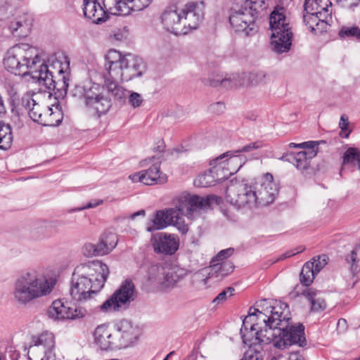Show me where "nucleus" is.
I'll return each mask as SVG.
<instances>
[{"mask_svg": "<svg viewBox=\"0 0 360 360\" xmlns=\"http://www.w3.org/2000/svg\"><path fill=\"white\" fill-rule=\"evenodd\" d=\"M205 84L212 87L222 86L227 89H231L243 86L245 83L242 81L239 75L234 73L224 78L219 76L216 79L210 77L205 82Z\"/></svg>", "mask_w": 360, "mask_h": 360, "instance_id": "a878e982", "label": "nucleus"}, {"mask_svg": "<svg viewBox=\"0 0 360 360\" xmlns=\"http://www.w3.org/2000/svg\"><path fill=\"white\" fill-rule=\"evenodd\" d=\"M235 292V289L233 287H228L221 291L218 295L213 300V302L219 304L225 302L228 297H231Z\"/></svg>", "mask_w": 360, "mask_h": 360, "instance_id": "6e6d98bb", "label": "nucleus"}, {"mask_svg": "<svg viewBox=\"0 0 360 360\" xmlns=\"http://www.w3.org/2000/svg\"><path fill=\"white\" fill-rule=\"evenodd\" d=\"M269 28L273 50L277 53L288 52L292 46L293 33L283 7L277 6L271 13Z\"/></svg>", "mask_w": 360, "mask_h": 360, "instance_id": "0eeeda50", "label": "nucleus"}, {"mask_svg": "<svg viewBox=\"0 0 360 360\" xmlns=\"http://www.w3.org/2000/svg\"><path fill=\"white\" fill-rule=\"evenodd\" d=\"M34 51V49L27 44L13 46L4 59L5 68L15 75H30L33 80L44 86L50 94L64 96L69 85V77L65 71L68 68L69 62L56 60L47 65Z\"/></svg>", "mask_w": 360, "mask_h": 360, "instance_id": "f257e3e1", "label": "nucleus"}, {"mask_svg": "<svg viewBox=\"0 0 360 360\" xmlns=\"http://www.w3.org/2000/svg\"><path fill=\"white\" fill-rule=\"evenodd\" d=\"M292 345H297L300 347L307 345L304 327L302 324H298L297 326L290 325L289 322L288 326L283 327L282 334L276 342V347L282 349Z\"/></svg>", "mask_w": 360, "mask_h": 360, "instance_id": "ddd939ff", "label": "nucleus"}, {"mask_svg": "<svg viewBox=\"0 0 360 360\" xmlns=\"http://www.w3.org/2000/svg\"><path fill=\"white\" fill-rule=\"evenodd\" d=\"M193 184L196 187L205 188L215 185L216 182L213 173L210 172V169H209L198 175Z\"/></svg>", "mask_w": 360, "mask_h": 360, "instance_id": "c03bdc74", "label": "nucleus"}, {"mask_svg": "<svg viewBox=\"0 0 360 360\" xmlns=\"http://www.w3.org/2000/svg\"><path fill=\"white\" fill-rule=\"evenodd\" d=\"M46 112L41 124L44 126L56 127L58 126L63 119L62 113L60 110L53 111V109L49 106H44Z\"/></svg>", "mask_w": 360, "mask_h": 360, "instance_id": "58836bf2", "label": "nucleus"}, {"mask_svg": "<svg viewBox=\"0 0 360 360\" xmlns=\"http://www.w3.org/2000/svg\"><path fill=\"white\" fill-rule=\"evenodd\" d=\"M229 22L237 32H243L245 36H252L257 32V25L253 15L241 7L238 10H232L229 15Z\"/></svg>", "mask_w": 360, "mask_h": 360, "instance_id": "f8f14e48", "label": "nucleus"}, {"mask_svg": "<svg viewBox=\"0 0 360 360\" xmlns=\"http://www.w3.org/2000/svg\"><path fill=\"white\" fill-rule=\"evenodd\" d=\"M34 95L27 94L22 98L23 106L28 111L30 117L35 122L41 124L46 110L44 106L37 102L33 98Z\"/></svg>", "mask_w": 360, "mask_h": 360, "instance_id": "5701e85b", "label": "nucleus"}, {"mask_svg": "<svg viewBox=\"0 0 360 360\" xmlns=\"http://www.w3.org/2000/svg\"><path fill=\"white\" fill-rule=\"evenodd\" d=\"M305 250L304 247L299 246L293 250H290L280 256L279 259H285L294 256L298 253L302 252Z\"/></svg>", "mask_w": 360, "mask_h": 360, "instance_id": "052dcab7", "label": "nucleus"}, {"mask_svg": "<svg viewBox=\"0 0 360 360\" xmlns=\"http://www.w3.org/2000/svg\"><path fill=\"white\" fill-rule=\"evenodd\" d=\"M319 17L318 15L311 14V13H305L303 15L304 22L307 29L312 32V27H316V25Z\"/></svg>", "mask_w": 360, "mask_h": 360, "instance_id": "4d7b16f0", "label": "nucleus"}, {"mask_svg": "<svg viewBox=\"0 0 360 360\" xmlns=\"http://www.w3.org/2000/svg\"><path fill=\"white\" fill-rule=\"evenodd\" d=\"M316 274L313 271V265L306 262L300 274V283L304 286H309L314 281Z\"/></svg>", "mask_w": 360, "mask_h": 360, "instance_id": "37998d69", "label": "nucleus"}, {"mask_svg": "<svg viewBox=\"0 0 360 360\" xmlns=\"http://www.w3.org/2000/svg\"><path fill=\"white\" fill-rule=\"evenodd\" d=\"M86 310L83 308H72L68 302L61 300L53 301L49 307L47 314L55 320L75 319L85 315Z\"/></svg>", "mask_w": 360, "mask_h": 360, "instance_id": "dca6fc26", "label": "nucleus"}, {"mask_svg": "<svg viewBox=\"0 0 360 360\" xmlns=\"http://www.w3.org/2000/svg\"><path fill=\"white\" fill-rule=\"evenodd\" d=\"M104 79V83L106 86L108 92H110L116 99L121 100L126 97L128 92L125 89L118 84V82H122L121 79H116L111 75V72L104 69L102 73Z\"/></svg>", "mask_w": 360, "mask_h": 360, "instance_id": "bb28decb", "label": "nucleus"}, {"mask_svg": "<svg viewBox=\"0 0 360 360\" xmlns=\"http://www.w3.org/2000/svg\"><path fill=\"white\" fill-rule=\"evenodd\" d=\"M338 35L341 39H360V28L357 26H342L339 30Z\"/></svg>", "mask_w": 360, "mask_h": 360, "instance_id": "de8ad7c7", "label": "nucleus"}, {"mask_svg": "<svg viewBox=\"0 0 360 360\" xmlns=\"http://www.w3.org/2000/svg\"><path fill=\"white\" fill-rule=\"evenodd\" d=\"M258 307H264V312L267 316H264L266 321L270 326H276L279 328L288 326V323L290 320V318L283 315L284 312L281 311L283 306L287 307V305L282 303H276L275 305H271L266 300H263L259 302Z\"/></svg>", "mask_w": 360, "mask_h": 360, "instance_id": "a211bd4d", "label": "nucleus"}, {"mask_svg": "<svg viewBox=\"0 0 360 360\" xmlns=\"http://www.w3.org/2000/svg\"><path fill=\"white\" fill-rule=\"evenodd\" d=\"M349 120L348 117L343 114L340 117L339 127L341 129V131L340 132V136L342 138H348L349 135L351 132V130L349 129Z\"/></svg>", "mask_w": 360, "mask_h": 360, "instance_id": "5fc2aeb1", "label": "nucleus"}, {"mask_svg": "<svg viewBox=\"0 0 360 360\" xmlns=\"http://www.w3.org/2000/svg\"><path fill=\"white\" fill-rule=\"evenodd\" d=\"M103 203V200H94V202H89L87 203L86 205H85L84 207H82V208H79L78 210H82L83 209H89V208H93V207H95L99 205H101Z\"/></svg>", "mask_w": 360, "mask_h": 360, "instance_id": "774afa93", "label": "nucleus"}, {"mask_svg": "<svg viewBox=\"0 0 360 360\" xmlns=\"http://www.w3.org/2000/svg\"><path fill=\"white\" fill-rule=\"evenodd\" d=\"M83 6L84 16L94 23L98 24L105 20V11L96 0H84Z\"/></svg>", "mask_w": 360, "mask_h": 360, "instance_id": "393cba45", "label": "nucleus"}, {"mask_svg": "<svg viewBox=\"0 0 360 360\" xmlns=\"http://www.w3.org/2000/svg\"><path fill=\"white\" fill-rule=\"evenodd\" d=\"M167 215L164 210L157 211L153 218L147 223L146 231L153 232L161 230L167 227L168 225Z\"/></svg>", "mask_w": 360, "mask_h": 360, "instance_id": "e433bc0d", "label": "nucleus"}, {"mask_svg": "<svg viewBox=\"0 0 360 360\" xmlns=\"http://www.w3.org/2000/svg\"><path fill=\"white\" fill-rule=\"evenodd\" d=\"M219 198L214 195L202 197L189 193H183L173 200L174 207L165 211L169 224L175 226L178 230L185 234L188 231L182 216L193 220L200 214L201 210L208 209L212 203L218 204Z\"/></svg>", "mask_w": 360, "mask_h": 360, "instance_id": "7ed1b4c3", "label": "nucleus"}, {"mask_svg": "<svg viewBox=\"0 0 360 360\" xmlns=\"http://www.w3.org/2000/svg\"><path fill=\"white\" fill-rule=\"evenodd\" d=\"M208 269V278L215 281H220L226 276L230 275L234 269V265L231 261H224L216 263L214 259L211 261Z\"/></svg>", "mask_w": 360, "mask_h": 360, "instance_id": "4be33fe9", "label": "nucleus"}, {"mask_svg": "<svg viewBox=\"0 0 360 360\" xmlns=\"http://www.w3.org/2000/svg\"><path fill=\"white\" fill-rule=\"evenodd\" d=\"M48 350L41 346L37 345L32 342L28 349V358L30 360H54L55 352H52V356L48 357Z\"/></svg>", "mask_w": 360, "mask_h": 360, "instance_id": "4c0bfd02", "label": "nucleus"}, {"mask_svg": "<svg viewBox=\"0 0 360 360\" xmlns=\"http://www.w3.org/2000/svg\"><path fill=\"white\" fill-rule=\"evenodd\" d=\"M32 23L27 19L12 22L10 25V30L13 37L22 38L27 37L31 30Z\"/></svg>", "mask_w": 360, "mask_h": 360, "instance_id": "f704fd0d", "label": "nucleus"}, {"mask_svg": "<svg viewBox=\"0 0 360 360\" xmlns=\"http://www.w3.org/2000/svg\"><path fill=\"white\" fill-rule=\"evenodd\" d=\"M258 198L259 205L266 206L272 203L279 191L278 184L274 181L271 173L264 174L258 181L253 183Z\"/></svg>", "mask_w": 360, "mask_h": 360, "instance_id": "9b49d317", "label": "nucleus"}, {"mask_svg": "<svg viewBox=\"0 0 360 360\" xmlns=\"http://www.w3.org/2000/svg\"><path fill=\"white\" fill-rule=\"evenodd\" d=\"M152 1L153 0H127L129 12L131 11H142L147 8Z\"/></svg>", "mask_w": 360, "mask_h": 360, "instance_id": "3c124183", "label": "nucleus"}, {"mask_svg": "<svg viewBox=\"0 0 360 360\" xmlns=\"http://www.w3.org/2000/svg\"><path fill=\"white\" fill-rule=\"evenodd\" d=\"M136 297L135 286L130 280L124 281L120 287L105 300L100 309L103 312L119 311Z\"/></svg>", "mask_w": 360, "mask_h": 360, "instance_id": "9d476101", "label": "nucleus"}, {"mask_svg": "<svg viewBox=\"0 0 360 360\" xmlns=\"http://www.w3.org/2000/svg\"><path fill=\"white\" fill-rule=\"evenodd\" d=\"M242 6L250 15H253L254 18L256 20L258 14L263 11L267 5L265 0H245Z\"/></svg>", "mask_w": 360, "mask_h": 360, "instance_id": "ea45409f", "label": "nucleus"}, {"mask_svg": "<svg viewBox=\"0 0 360 360\" xmlns=\"http://www.w3.org/2000/svg\"><path fill=\"white\" fill-rule=\"evenodd\" d=\"M162 274L164 266L160 264L151 265L148 270V279L151 284L159 285Z\"/></svg>", "mask_w": 360, "mask_h": 360, "instance_id": "a18cd8bd", "label": "nucleus"}, {"mask_svg": "<svg viewBox=\"0 0 360 360\" xmlns=\"http://www.w3.org/2000/svg\"><path fill=\"white\" fill-rule=\"evenodd\" d=\"M347 262L351 264V271L353 274L360 271V246L356 247L347 258Z\"/></svg>", "mask_w": 360, "mask_h": 360, "instance_id": "49530a36", "label": "nucleus"}, {"mask_svg": "<svg viewBox=\"0 0 360 360\" xmlns=\"http://www.w3.org/2000/svg\"><path fill=\"white\" fill-rule=\"evenodd\" d=\"M94 335L96 343L103 350L118 349V345H120L116 341L110 340V330L105 325L98 326Z\"/></svg>", "mask_w": 360, "mask_h": 360, "instance_id": "b1692460", "label": "nucleus"}, {"mask_svg": "<svg viewBox=\"0 0 360 360\" xmlns=\"http://www.w3.org/2000/svg\"><path fill=\"white\" fill-rule=\"evenodd\" d=\"M337 1L339 4H341V6L342 7L347 8L349 9H352L358 5V3L354 1L353 0H337Z\"/></svg>", "mask_w": 360, "mask_h": 360, "instance_id": "338daca9", "label": "nucleus"}, {"mask_svg": "<svg viewBox=\"0 0 360 360\" xmlns=\"http://www.w3.org/2000/svg\"><path fill=\"white\" fill-rule=\"evenodd\" d=\"M255 316H257L258 319H262H262H264V316H267V315L264 312V309H262V311H260L258 309L250 307L249 309L248 315L243 320V326L241 328V329H243V330H248L246 324L248 323V320L251 319V318Z\"/></svg>", "mask_w": 360, "mask_h": 360, "instance_id": "603ef678", "label": "nucleus"}, {"mask_svg": "<svg viewBox=\"0 0 360 360\" xmlns=\"http://www.w3.org/2000/svg\"><path fill=\"white\" fill-rule=\"evenodd\" d=\"M317 146V143L315 141H307L302 143H290L289 144L290 148H314Z\"/></svg>", "mask_w": 360, "mask_h": 360, "instance_id": "e2e57ef3", "label": "nucleus"}, {"mask_svg": "<svg viewBox=\"0 0 360 360\" xmlns=\"http://www.w3.org/2000/svg\"><path fill=\"white\" fill-rule=\"evenodd\" d=\"M102 7L105 16L107 13L117 15H126L129 13L127 0H103Z\"/></svg>", "mask_w": 360, "mask_h": 360, "instance_id": "c85d7f7f", "label": "nucleus"}, {"mask_svg": "<svg viewBox=\"0 0 360 360\" xmlns=\"http://www.w3.org/2000/svg\"><path fill=\"white\" fill-rule=\"evenodd\" d=\"M117 242L118 239L115 233H105L101 237L98 245L105 255L109 254L116 247Z\"/></svg>", "mask_w": 360, "mask_h": 360, "instance_id": "c9c22d12", "label": "nucleus"}, {"mask_svg": "<svg viewBox=\"0 0 360 360\" xmlns=\"http://www.w3.org/2000/svg\"><path fill=\"white\" fill-rule=\"evenodd\" d=\"M154 250L158 253L173 255L178 250L179 238L175 235L159 233L152 238Z\"/></svg>", "mask_w": 360, "mask_h": 360, "instance_id": "6ab92c4d", "label": "nucleus"}, {"mask_svg": "<svg viewBox=\"0 0 360 360\" xmlns=\"http://www.w3.org/2000/svg\"><path fill=\"white\" fill-rule=\"evenodd\" d=\"M105 68L111 72V75L121 82H129L141 77L146 70L143 60L135 55H122L120 51L111 49L105 56Z\"/></svg>", "mask_w": 360, "mask_h": 360, "instance_id": "39448f33", "label": "nucleus"}, {"mask_svg": "<svg viewBox=\"0 0 360 360\" xmlns=\"http://www.w3.org/2000/svg\"><path fill=\"white\" fill-rule=\"evenodd\" d=\"M103 87L96 83L76 85L72 91L73 97L83 101L87 110L93 116L100 117L105 115L112 106L110 98L103 94Z\"/></svg>", "mask_w": 360, "mask_h": 360, "instance_id": "423d86ee", "label": "nucleus"}, {"mask_svg": "<svg viewBox=\"0 0 360 360\" xmlns=\"http://www.w3.org/2000/svg\"><path fill=\"white\" fill-rule=\"evenodd\" d=\"M264 323V328L263 329L257 330V324H253L250 327V331L248 332V336H252V340L258 342L259 345H266L272 343L276 347V342L282 334L283 328H279L276 326H270L266 321V319H262Z\"/></svg>", "mask_w": 360, "mask_h": 360, "instance_id": "2eb2a0df", "label": "nucleus"}, {"mask_svg": "<svg viewBox=\"0 0 360 360\" xmlns=\"http://www.w3.org/2000/svg\"><path fill=\"white\" fill-rule=\"evenodd\" d=\"M246 77L248 80V84L251 86L262 85L266 83L267 75L263 72H250Z\"/></svg>", "mask_w": 360, "mask_h": 360, "instance_id": "09e8293b", "label": "nucleus"}, {"mask_svg": "<svg viewBox=\"0 0 360 360\" xmlns=\"http://www.w3.org/2000/svg\"><path fill=\"white\" fill-rule=\"evenodd\" d=\"M316 27H312V33L315 34H321L323 32H326L328 27L332 22V12H327L320 13V15Z\"/></svg>", "mask_w": 360, "mask_h": 360, "instance_id": "a19ab883", "label": "nucleus"}, {"mask_svg": "<svg viewBox=\"0 0 360 360\" xmlns=\"http://www.w3.org/2000/svg\"><path fill=\"white\" fill-rule=\"evenodd\" d=\"M240 334L243 342L249 346V349L245 353L244 360H263L262 345L250 338L248 335L243 333L240 329Z\"/></svg>", "mask_w": 360, "mask_h": 360, "instance_id": "c756f323", "label": "nucleus"}, {"mask_svg": "<svg viewBox=\"0 0 360 360\" xmlns=\"http://www.w3.org/2000/svg\"><path fill=\"white\" fill-rule=\"evenodd\" d=\"M53 288L51 281L36 270H30L16 278L13 296L18 304L25 306L36 299L49 295Z\"/></svg>", "mask_w": 360, "mask_h": 360, "instance_id": "20e7f679", "label": "nucleus"}, {"mask_svg": "<svg viewBox=\"0 0 360 360\" xmlns=\"http://www.w3.org/2000/svg\"><path fill=\"white\" fill-rule=\"evenodd\" d=\"M129 102L134 108H138L142 104L143 99L141 94L131 92L129 96Z\"/></svg>", "mask_w": 360, "mask_h": 360, "instance_id": "bf43d9fd", "label": "nucleus"}, {"mask_svg": "<svg viewBox=\"0 0 360 360\" xmlns=\"http://www.w3.org/2000/svg\"><path fill=\"white\" fill-rule=\"evenodd\" d=\"M303 295L311 304V311H321L326 309V304L324 299L321 296V292L314 288H307L302 291Z\"/></svg>", "mask_w": 360, "mask_h": 360, "instance_id": "473e14b6", "label": "nucleus"}, {"mask_svg": "<svg viewBox=\"0 0 360 360\" xmlns=\"http://www.w3.org/2000/svg\"><path fill=\"white\" fill-rule=\"evenodd\" d=\"M347 323L345 319H340L337 323V330L339 333H344L347 330Z\"/></svg>", "mask_w": 360, "mask_h": 360, "instance_id": "69168bd1", "label": "nucleus"}, {"mask_svg": "<svg viewBox=\"0 0 360 360\" xmlns=\"http://www.w3.org/2000/svg\"><path fill=\"white\" fill-rule=\"evenodd\" d=\"M32 342L48 350V357H50V355L52 356V352H54L55 338L52 333L46 331L39 335L33 336Z\"/></svg>", "mask_w": 360, "mask_h": 360, "instance_id": "72a5a7b5", "label": "nucleus"}, {"mask_svg": "<svg viewBox=\"0 0 360 360\" xmlns=\"http://www.w3.org/2000/svg\"><path fill=\"white\" fill-rule=\"evenodd\" d=\"M233 154V152L228 151L210 162V165H213L210 172L213 173L216 184L227 179L244 163L242 162L243 157Z\"/></svg>", "mask_w": 360, "mask_h": 360, "instance_id": "6e6552de", "label": "nucleus"}, {"mask_svg": "<svg viewBox=\"0 0 360 360\" xmlns=\"http://www.w3.org/2000/svg\"><path fill=\"white\" fill-rule=\"evenodd\" d=\"M129 178L133 182H141L144 184V181L146 180L145 176L143 174V171L134 173L133 174L129 175Z\"/></svg>", "mask_w": 360, "mask_h": 360, "instance_id": "0e129e2a", "label": "nucleus"}, {"mask_svg": "<svg viewBox=\"0 0 360 360\" xmlns=\"http://www.w3.org/2000/svg\"><path fill=\"white\" fill-rule=\"evenodd\" d=\"M328 259L326 255H322L318 256L316 259L313 258V261L309 262V264L313 265V271L316 275L326 265Z\"/></svg>", "mask_w": 360, "mask_h": 360, "instance_id": "864d4df0", "label": "nucleus"}, {"mask_svg": "<svg viewBox=\"0 0 360 360\" xmlns=\"http://www.w3.org/2000/svg\"><path fill=\"white\" fill-rule=\"evenodd\" d=\"M13 136L8 124L0 122V149L7 150L12 144Z\"/></svg>", "mask_w": 360, "mask_h": 360, "instance_id": "79ce46f5", "label": "nucleus"}, {"mask_svg": "<svg viewBox=\"0 0 360 360\" xmlns=\"http://www.w3.org/2000/svg\"><path fill=\"white\" fill-rule=\"evenodd\" d=\"M110 271L98 260L77 266L72 276L70 294L77 302H85L97 294L104 286Z\"/></svg>", "mask_w": 360, "mask_h": 360, "instance_id": "f03ea898", "label": "nucleus"}, {"mask_svg": "<svg viewBox=\"0 0 360 360\" xmlns=\"http://www.w3.org/2000/svg\"><path fill=\"white\" fill-rule=\"evenodd\" d=\"M145 176V185H153L155 184H164L167 181V176L160 172V161L155 162L146 170H143Z\"/></svg>", "mask_w": 360, "mask_h": 360, "instance_id": "7c9ffc66", "label": "nucleus"}, {"mask_svg": "<svg viewBox=\"0 0 360 360\" xmlns=\"http://www.w3.org/2000/svg\"><path fill=\"white\" fill-rule=\"evenodd\" d=\"M161 21L164 28L175 35L186 34L187 28L184 27L183 17L174 7L166 9L161 15Z\"/></svg>", "mask_w": 360, "mask_h": 360, "instance_id": "f3484780", "label": "nucleus"}, {"mask_svg": "<svg viewBox=\"0 0 360 360\" xmlns=\"http://www.w3.org/2000/svg\"><path fill=\"white\" fill-rule=\"evenodd\" d=\"M316 155V150L314 148H309L308 151L302 150L295 154L286 155L283 156L282 159L286 158V160L292 163L298 170L304 171L309 167L311 160Z\"/></svg>", "mask_w": 360, "mask_h": 360, "instance_id": "412c9836", "label": "nucleus"}, {"mask_svg": "<svg viewBox=\"0 0 360 360\" xmlns=\"http://www.w3.org/2000/svg\"><path fill=\"white\" fill-rule=\"evenodd\" d=\"M205 3L202 1H191L181 11L184 27L195 30L202 22L205 15Z\"/></svg>", "mask_w": 360, "mask_h": 360, "instance_id": "4468645a", "label": "nucleus"}, {"mask_svg": "<svg viewBox=\"0 0 360 360\" xmlns=\"http://www.w3.org/2000/svg\"><path fill=\"white\" fill-rule=\"evenodd\" d=\"M262 146V142L261 141H255V142H252V143H250L249 144H247L244 146H243L241 148H240L239 150H235V151H233L234 153V155H236V153H248V152H250L253 150H256V149H258L259 148H261Z\"/></svg>", "mask_w": 360, "mask_h": 360, "instance_id": "13d9d810", "label": "nucleus"}, {"mask_svg": "<svg viewBox=\"0 0 360 360\" xmlns=\"http://www.w3.org/2000/svg\"><path fill=\"white\" fill-rule=\"evenodd\" d=\"M134 331V329L129 321L123 320L119 323L117 335L120 336V339L116 340V342L120 344L118 349L127 347L133 342L135 338Z\"/></svg>", "mask_w": 360, "mask_h": 360, "instance_id": "cd10ccee", "label": "nucleus"}, {"mask_svg": "<svg viewBox=\"0 0 360 360\" xmlns=\"http://www.w3.org/2000/svg\"><path fill=\"white\" fill-rule=\"evenodd\" d=\"M233 253V248H228V249L222 250L213 259H214L215 261H218V262L222 261L224 259L229 257Z\"/></svg>", "mask_w": 360, "mask_h": 360, "instance_id": "680f3d73", "label": "nucleus"}, {"mask_svg": "<svg viewBox=\"0 0 360 360\" xmlns=\"http://www.w3.org/2000/svg\"><path fill=\"white\" fill-rule=\"evenodd\" d=\"M82 252L85 257H88L103 255V252L98 248V243L93 244L88 243L84 244L82 247Z\"/></svg>", "mask_w": 360, "mask_h": 360, "instance_id": "8fccbe9b", "label": "nucleus"}, {"mask_svg": "<svg viewBox=\"0 0 360 360\" xmlns=\"http://www.w3.org/2000/svg\"><path fill=\"white\" fill-rule=\"evenodd\" d=\"M186 269L175 266L164 267L159 287L162 290L174 288L186 275Z\"/></svg>", "mask_w": 360, "mask_h": 360, "instance_id": "aec40b11", "label": "nucleus"}, {"mask_svg": "<svg viewBox=\"0 0 360 360\" xmlns=\"http://www.w3.org/2000/svg\"><path fill=\"white\" fill-rule=\"evenodd\" d=\"M252 184H240L227 188L226 198L230 204L238 208L259 206L258 198Z\"/></svg>", "mask_w": 360, "mask_h": 360, "instance_id": "1a4fd4ad", "label": "nucleus"}, {"mask_svg": "<svg viewBox=\"0 0 360 360\" xmlns=\"http://www.w3.org/2000/svg\"><path fill=\"white\" fill-rule=\"evenodd\" d=\"M332 3L330 0H305L304 8L305 13H311L316 15L320 13L332 12Z\"/></svg>", "mask_w": 360, "mask_h": 360, "instance_id": "2f4dec72", "label": "nucleus"}]
</instances>
